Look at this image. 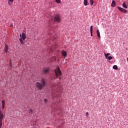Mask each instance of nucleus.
<instances>
[{"label":"nucleus","instance_id":"f257e3e1","mask_svg":"<svg viewBox=\"0 0 128 128\" xmlns=\"http://www.w3.org/2000/svg\"><path fill=\"white\" fill-rule=\"evenodd\" d=\"M40 82L42 83H40L39 82H36V87L40 90H42L46 86V82L44 78H42Z\"/></svg>","mask_w":128,"mask_h":128},{"label":"nucleus","instance_id":"f03ea898","mask_svg":"<svg viewBox=\"0 0 128 128\" xmlns=\"http://www.w3.org/2000/svg\"><path fill=\"white\" fill-rule=\"evenodd\" d=\"M54 72H55V74L57 77L62 75V72L59 67L56 68V69L54 70Z\"/></svg>","mask_w":128,"mask_h":128},{"label":"nucleus","instance_id":"7ed1b4c3","mask_svg":"<svg viewBox=\"0 0 128 128\" xmlns=\"http://www.w3.org/2000/svg\"><path fill=\"white\" fill-rule=\"evenodd\" d=\"M54 20L57 22H62V18L59 14H56L54 18Z\"/></svg>","mask_w":128,"mask_h":128},{"label":"nucleus","instance_id":"20e7f679","mask_svg":"<svg viewBox=\"0 0 128 128\" xmlns=\"http://www.w3.org/2000/svg\"><path fill=\"white\" fill-rule=\"evenodd\" d=\"M4 115L2 114V110H0V128H2V120L4 118Z\"/></svg>","mask_w":128,"mask_h":128},{"label":"nucleus","instance_id":"39448f33","mask_svg":"<svg viewBox=\"0 0 128 128\" xmlns=\"http://www.w3.org/2000/svg\"><path fill=\"white\" fill-rule=\"evenodd\" d=\"M58 87V86L57 84H52L51 88H52V90L53 91V93H54V92H56L58 91V90L56 89Z\"/></svg>","mask_w":128,"mask_h":128},{"label":"nucleus","instance_id":"423d86ee","mask_svg":"<svg viewBox=\"0 0 128 128\" xmlns=\"http://www.w3.org/2000/svg\"><path fill=\"white\" fill-rule=\"evenodd\" d=\"M117 8H118V10L122 12L123 13H126L127 12V10H124V8H120L119 6H118Z\"/></svg>","mask_w":128,"mask_h":128},{"label":"nucleus","instance_id":"0eeeda50","mask_svg":"<svg viewBox=\"0 0 128 128\" xmlns=\"http://www.w3.org/2000/svg\"><path fill=\"white\" fill-rule=\"evenodd\" d=\"M50 72V68H45L43 70V72L45 74H47Z\"/></svg>","mask_w":128,"mask_h":128},{"label":"nucleus","instance_id":"6e6552de","mask_svg":"<svg viewBox=\"0 0 128 128\" xmlns=\"http://www.w3.org/2000/svg\"><path fill=\"white\" fill-rule=\"evenodd\" d=\"M26 34L24 32H22V40H25L26 39Z\"/></svg>","mask_w":128,"mask_h":128},{"label":"nucleus","instance_id":"1a4fd4ad","mask_svg":"<svg viewBox=\"0 0 128 128\" xmlns=\"http://www.w3.org/2000/svg\"><path fill=\"white\" fill-rule=\"evenodd\" d=\"M96 35L98 36V38H100V32L98 30H96Z\"/></svg>","mask_w":128,"mask_h":128},{"label":"nucleus","instance_id":"9d476101","mask_svg":"<svg viewBox=\"0 0 128 128\" xmlns=\"http://www.w3.org/2000/svg\"><path fill=\"white\" fill-rule=\"evenodd\" d=\"M62 55L64 56V58H65L67 55L66 52V51H62Z\"/></svg>","mask_w":128,"mask_h":128},{"label":"nucleus","instance_id":"9b49d317","mask_svg":"<svg viewBox=\"0 0 128 128\" xmlns=\"http://www.w3.org/2000/svg\"><path fill=\"white\" fill-rule=\"evenodd\" d=\"M116 2L114 0H112L111 4V6L114 7L116 6Z\"/></svg>","mask_w":128,"mask_h":128},{"label":"nucleus","instance_id":"f8f14e48","mask_svg":"<svg viewBox=\"0 0 128 128\" xmlns=\"http://www.w3.org/2000/svg\"><path fill=\"white\" fill-rule=\"evenodd\" d=\"M122 6L124 8L126 9L128 8V7H127V6L126 5V2H124L122 4Z\"/></svg>","mask_w":128,"mask_h":128},{"label":"nucleus","instance_id":"ddd939ff","mask_svg":"<svg viewBox=\"0 0 128 128\" xmlns=\"http://www.w3.org/2000/svg\"><path fill=\"white\" fill-rule=\"evenodd\" d=\"M8 45L6 44L5 45V48H4V50L6 52V53L8 51Z\"/></svg>","mask_w":128,"mask_h":128},{"label":"nucleus","instance_id":"4468645a","mask_svg":"<svg viewBox=\"0 0 128 128\" xmlns=\"http://www.w3.org/2000/svg\"><path fill=\"white\" fill-rule=\"evenodd\" d=\"M83 4H84V6H87L88 5V0H84V2H83Z\"/></svg>","mask_w":128,"mask_h":128},{"label":"nucleus","instance_id":"2eb2a0df","mask_svg":"<svg viewBox=\"0 0 128 128\" xmlns=\"http://www.w3.org/2000/svg\"><path fill=\"white\" fill-rule=\"evenodd\" d=\"M90 34H91V36H92V32H93V26H90Z\"/></svg>","mask_w":128,"mask_h":128},{"label":"nucleus","instance_id":"dca6fc26","mask_svg":"<svg viewBox=\"0 0 128 128\" xmlns=\"http://www.w3.org/2000/svg\"><path fill=\"white\" fill-rule=\"evenodd\" d=\"M104 54L106 58H108V56L110 55V53H108V54L104 53Z\"/></svg>","mask_w":128,"mask_h":128},{"label":"nucleus","instance_id":"f3484780","mask_svg":"<svg viewBox=\"0 0 128 128\" xmlns=\"http://www.w3.org/2000/svg\"><path fill=\"white\" fill-rule=\"evenodd\" d=\"M2 108H5V100H3L2 101Z\"/></svg>","mask_w":128,"mask_h":128},{"label":"nucleus","instance_id":"a211bd4d","mask_svg":"<svg viewBox=\"0 0 128 128\" xmlns=\"http://www.w3.org/2000/svg\"><path fill=\"white\" fill-rule=\"evenodd\" d=\"M90 5L92 6L94 4V2L93 0H90Z\"/></svg>","mask_w":128,"mask_h":128},{"label":"nucleus","instance_id":"6ab92c4d","mask_svg":"<svg viewBox=\"0 0 128 128\" xmlns=\"http://www.w3.org/2000/svg\"><path fill=\"white\" fill-rule=\"evenodd\" d=\"M112 68L114 69V70H118V67L116 65H114L113 66Z\"/></svg>","mask_w":128,"mask_h":128},{"label":"nucleus","instance_id":"aec40b11","mask_svg":"<svg viewBox=\"0 0 128 128\" xmlns=\"http://www.w3.org/2000/svg\"><path fill=\"white\" fill-rule=\"evenodd\" d=\"M113 58H112V56H108L107 57V59L108 60H112Z\"/></svg>","mask_w":128,"mask_h":128},{"label":"nucleus","instance_id":"412c9836","mask_svg":"<svg viewBox=\"0 0 128 128\" xmlns=\"http://www.w3.org/2000/svg\"><path fill=\"white\" fill-rule=\"evenodd\" d=\"M56 2L58 4H60V0H56Z\"/></svg>","mask_w":128,"mask_h":128},{"label":"nucleus","instance_id":"4be33fe9","mask_svg":"<svg viewBox=\"0 0 128 128\" xmlns=\"http://www.w3.org/2000/svg\"><path fill=\"white\" fill-rule=\"evenodd\" d=\"M20 42L22 43V44H24V42H23V40H22V38H20Z\"/></svg>","mask_w":128,"mask_h":128},{"label":"nucleus","instance_id":"5701e85b","mask_svg":"<svg viewBox=\"0 0 128 128\" xmlns=\"http://www.w3.org/2000/svg\"><path fill=\"white\" fill-rule=\"evenodd\" d=\"M89 116L88 112H86V116Z\"/></svg>","mask_w":128,"mask_h":128},{"label":"nucleus","instance_id":"b1692460","mask_svg":"<svg viewBox=\"0 0 128 128\" xmlns=\"http://www.w3.org/2000/svg\"><path fill=\"white\" fill-rule=\"evenodd\" d=\"M10 66L12 67L11 60H10Z\"/></svg>","mask_w":128,"mask_h":128},{"label":"nucleus","instance_id":"393cba45","mask_svg":"<svg viewBox=\"0 0 128 128\" xmlns=\"http://www.w3.org/2000/svg\"><path fill=\"white\" fill-rule=\"evenodd\" d=\"M44 102L46 103L48 102V100L47 99H45L44 100Z\"/></svg>","mask_w":128,"mask_h":128},{"label":"nucleus","instance_id":"a878e982","mask_svg":"<svg viewBox=\"0 0 128 128\" xmlns=\"http://www.w3.org/2000/svg\"><path fill=\"white\" fill-rule=\"evenodd\" d=\"M10 2H14V0H8Z\"/></svg>","mask_w":128,"mask_h":128},{"label":"nucleus","instance_id":"bb28decb","mask_svg":"<svg viewBox=\"0 0 128 128\" xmlns=\"http://www.w3.org/2000/svg\"><path fill=\"white\" fill-rule=\"evenodd\" d=\"M20 38H22V34H20Z\"/></svg>","mask_w":128,"mask_h":128},{"label":"nucleus","instance_id":"cd10ccee","mask_svg":"<svg viewBox=\"0 0 128 128\" xmlns=\"http://www.w3.org/2000/svg\"><path fill=\"white\" fill-rule=\"evenodd\" d=\"M126 60H127V62H128V57L126 58Z\"/></svg>","mask_w":128,"mask_h":128},{"label":"nucleus","instance_id":"c85d7f7f","mask_svg":"<svg viewBox=\"0 0 128 128\" xmlns=\"http://www.w3.org/2000/svg\"><path fill=\"white\" fill-rule=\"evenodd\" d=\"M8 4H9V5H10V2H8Z\"/></svg>","mask_w":128,"mask_h":128},{"label":"nucleus","instance_id":"c756f323","mask_svg":"<svg viewBox=\"0 0 128 128\" xmlns=\"http://www.w3.org/2000/svg\"><path fill=\"white\" fill-rule=\"evenodd\" d=\"M30 111H31V112H32V110H30Z\"/></svg>","mask_w":128,"mask_h":128},{"label":"nucleus","instance_id":"7c9ffc66","mask_svg":"<svg viewBox=\"0 0 128 128\" xmlns=\"http://www.w3.org/2000/svg\"><path fill=\"white\" fill-rule=\"evenodd\" d=\"M61 78H60V80H61Z\"/></svg>","mask_w":128,"mask_h":128},{"label":"nucleus","instance_id":"2f4dec72","mask_svg":"<svg viewBox=\"0 0 128 128\" xmlns=\"http://www.w3.org/2000/svg\"><path fill=\"white\" fill-rule=\"evenodd\" d=\"M56 98H57V99H58V97H56Z\"/></svg>","mask_w":128,"mask_h":128},{"label":"nucleus","instance_id":"473e14b6","mask_svg":"<svg viewBox=\"0 0 128 128\" xmlns=\"http://www.w3.org/2000/svg\"><path fill=\"white\" fill-rule=\"evenodd\" d=\"M50 51H51V52H52V50H51Z\"/></svg>","mask_w":128,"mask_h":128}]
</instances>
